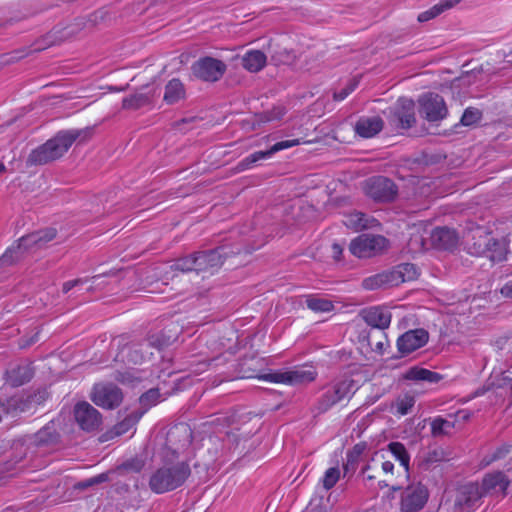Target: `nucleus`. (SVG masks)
I'll list each match as a JSON object with an SVG mask.
<instances>
[{
    "mask_svg": "<svg viewBox=\"0 0 512 512\" xmlns=\"http://www.w3.org/2000/svg\"><path fill=\"white\" fill-rule=\"evenodd\" d=\"M410 455L400 442H392L386 450L373 454L363 470L368 480H376L379 488L390 487L393 491L400 489L398 478L408 479Z\"/></svg>",
    "mask_w": 512,
    "mask_h": 512,
    "instance_id": "obj_1",
    "label": "nucleus"
},
{
    "mask_svg": "<svg viewBox=\"0 0 512 512\" xmlns=\"http://www.w3.org/2000/svg\"><path fill=\"white\" fill-rule=\"evenodd\" d=\"M507 486L508 480L502 472L490 473L483 479L482 488L475 483L462 486L458 491L456 505L463 512H470L482 497L483 492H488L492 489L504 491Z\"/></svg>",
    "mask_w": 512,
    "mask_h": 512,
    "instance_id": "obj_2",
    "label": "nucleus"
},
{
    "mask_svg": "<svg viewBox=\"0 0 512 512\" xmlns=\"http://www.w3.org/2000/svg\"><path fill=\"white\" fill-rule=\"evenodd\" d=\"M76 138L77 135L73 131L60 132L54 138L33 150L28 161L33 164H45L53 161L67 152Z\"/></svg>",
    "mask_w": 512,
    "mask_h": 512,
    "instance_id": "obj_3",
    "label": "nucleus"
},
{
    "mask_svg": "<svg viewBox=\"0 0 512 512\" xmlns=\"http://www.w3.org/2000/svg\"><path fill=\"white\" fill-rule=\"evenodd\" d=\"M190 473L184 462L167 464L159 468L150 479V487L156 493H164L179 487Z\"/></svg>",
    "mask_w": 512,
    "mask_h": 512,
    "instance_id": "obj_4",
    "label": "nucleus"
},
{
    "mask_svg": "<svg viewBox=\"0 0 512 512\" xmlns=\"http://www.w3.org/2000/svg\"><path fill=\"white\" fill-rule=\"evenodd\" d=\"M419 275L418 268L411 263H403L391 271L371 276L364 280L366 289H378L384 286H397L406 281H413Z\"/></svg>",
    "mask_w": 512,
    "mask_h": 512,
    "instance_id": "obj_5",
    "label": "nucleus"
},
{
    "mask_svg": "<svg viewBox=\"0 0 512 512\" xmlns=\"http://www.w3.org/2000/svg\"><path fill=\"white\" fill-rule=\"evenodd\" d=\"M56 233L54 230L39 231L19 239L16 246H12L0 258V265H9L17 261L23 251L31 249L33 246L41 247L43 244L54 239Z\"/></svg>",
    "mask_w": 512,
    "mask_h": 512,
    "instance_id": "obj_6",
    "label": "nucleus"
},
{
    "mask_svg": "<svg viewBox=\"0 0 512 512\" xmlns=\"http://www.w3.org/2000/svg\"><path fill=\"white\" fill-rule=\"evenodd\" d=\"M222 264V248H218L198 252L192 256L181 259L176 263V267L181 271H202Z\"/></svg>",
    "mask_w": 512,
    "mask_h": 512,
    "instance_id": "obj_7",
    "label": "nucleus"
},
{
    "mask_svg": "<svg viewBox=\"0 0 512 512\" xmlns=\"http://www.w3.org/2000/svg\"><path fill=\"white\" fill-rule=\"evenodd\" d=\"M388 247V241L380 235L362 234L356 237L349 246L350 252L358 258H369Z\"/></svg>",
    "mask_w": 512,
    "mask_h": 512,
    "instance_id": "obj_8",
    "label": "nucleus"
},
{
    "mask_svg": "<svg viewBox=\"0 0 512 512\" xmlns=\"http://www.w3.org/2000/svg\"><path fill=\"white\" fill-rule=\"evenodd\" d=\"M429 499L427 487L420 482L409 484L400 496L401 512H419L424 508Z\"/></svg>",
    "mask_w": 512,
    "mask_h": 512,
    "instance_id": "obj_9",
    "label": "nucleus"
},
{
    "mask_svg": "<svg viewBox=\"0 0 512 512\" xmlns=\"http://www.w3.org/2000/svg\"><path fill=\"white\" fill-rule=\"evenodd\" d=\"M315 377L316 372L313 369L300 367L292 370L262 374L259 376V379L271 383L294 385L311 382Z\"/></svg>",
    "mask_w": 512,
    "mask_h": 512,
    "instance_id": "obj_10",
    "label": "nucleus"
},
{
    "mask_svg": "<svg viewBox=\"0 0 512 512\" xmlns=\"http://www.w3.org/2000/svg\"><path fill=\"white\" fill-rule=\"evenodd\" d=\"M365 193L377 201H390L396 193L394 183L385 177H373L365 182Z\"/></svg>",
    "mask_w": 512,
    "mask_h": 512,
    "instance_id": "obj_11",
    "label": "nucleus"
},
{
    "mask_svg": "<svg viewBox=\"0 0 512 512\" xmlns=\"http://www.w3.org/2000/svg\"><path fill=\"white\" fill-rule=\"evenodd\" d=\"M390 121L397 128H410L415 123V104L413 100L400 98L391 109Z\"/></svg>",
    "mask_w": 512,
    "mask_h": 512,
    "instance_id": "obj_12",
    "label": "nucleus"
},
{
    "mask_svg": "<svg viewBox=\"0 0 512 512\" xmlns=\"http://www.w3.org/2000/svg\"><path fill=\"white\" fill-rule=\"evenodd\" d=\"M420 113L428 121H439L446 117L447 108L443 98L437 94L428 93L419 100Z\"/></svg>",
    "mask_w": 512,
    "mask_h": 512,
    "instance_id": "obj_13",
    "label": "nucleus"
},
{
    "mask_svg": "<svg viewBox=\"0 0 512 512\" xmlns=\"http://www.w3.org/2000/svg\"><path fill=\"white\" fill-rule=\"evenodd\" d=\"M194 74L205 81H217L226 71V65L215 58L205 57L194 63Z\"/></svg>",
    "mask_w": 512,
    "mask_h": 512,
    "instance_id": "obj_14",
    "label": "nucleus"
},
{
    "mask_svg": "<svg viewBox=\"0 0 512 512\" xmlns=\"http://www.w3.org/2000/svg\"><path fill=\"white\" fill-rule=\"evenodd\" d=\"M122 400L121 391L111 384H97L93 389L92 401L102 408L111 409Z\"/></svg>",
    "mask_w": 512,
    "mask_h": 512,
    "instance_id": "obj_15",
    "label": "nucleus"
},
{
    "mask_svg": "<svg viewBox=\"0 0 512 512\" xmlns=\"http://www.w3.org/2000/svg\"><path fill=\"white\" fill-rule=\"evenodd\" d=\"M74 416L80 428L86 431L97 429L101 423L99 412L87 402L76 404Z\"/></svg>",
    "mask_w": 512,
    "mask_h": 512,
    "instance_id": "obj_16",
    "label": "nucleus"
},
{
    "mask_svg": "<svg viewBox=\"0 0 512 512\" xmlns=\"http://www.w3.org/2000/svg\"><path fill=\"white\" fill-rule=\"evenodd\" d=\"M428 339V332L424 329L409 330L398 338L397 347L401 354H409L423 347Z\"/></svg>",
    "mask_w": 512,
    "mask_h": 512,
    "instance_id": "obj_17",
    "label": "nucleus"
},
{
    "mask_svg": "<svg viewBox=\"0 0 512 512\" xmlns=\"http://www.w3.org/2000/svg\"><path fill=\"white\" fill-rule=\"evenodd\" d=\"M363 320L371 327L384 330L391 323V312L383 306H372L361 312Z\"/></svg>",
    "mask_w": 512,
    "mask_h": 512,
    "instance_id": "obj_18",
    "label": "nucleus"
},
{
    "mask_svg": "<svg viewBox=\"0 0 512 512\" xmlns=\"http://www.w3.org/2000/svg\"><path fill=\"white\" fill-rule=\"evenodd\" d=\"M307 143L306 141H301L300 139H292V140H283L275 143L271 148L267 151H257L253 154H250L243 160V164L246 168H250L256 162L260 160L269 159L273 154L279 152L281 150L289 149L294 146H298L300 144Z\"/></svg>",
    "mask_w": 512,
    "mask_h": 512,
    "instance_id": "obj_19",
    "label": "nucleus"
},
{
    "mask_svg": "<svg viewBox=\"0 0 512 512\" xmlns=\"http://www.w3.org/2000/svg\"><path fill=\"white\" fill-rule=\"evenodd\" d=\"M354 383L352 380H342L333 384L324 394V402L327 406L333 405L354 392Z\"/></svg>",
    "mask_w": 512,
    "mask_h": 512,
    "instance_id": "obj_20",
    "label": "nucleus"
},
{
    "mask_svg": "<svg viewBox=\"0 0 512 512\" xmlns=\"http://www.w3.org/2000/svg\"><path fill=\"white\" fill-rule=\"evenodd\" d=\"M432 245L439 249H451L457 243L454 230L446 227L435 228L431 233Z\"/></svg>",
    "mask_w": 512,
    "mask_h": 512,
    "instance_id": "obj_21",
    "label": "nucleus"
},
{
    "mask_svg": "<svg viewBox=\"0 0 512 512\" xmlns=\"http://www.w3.org/2000/svg\"><path fill=\"white\" fill-rule=\"evenodd\" d=\"M343 223L347 228L354 231L374 228L379 225V222L375 218L357 211L347 214Z\"/></svg>",
    "mask_w": 512,
    "mask_h": 512,
    "instance_id": "obj_22",
    "label": "nucleus"
},
{
    "mask_svg": "<svg viewBox=\"0 0 512 512\" xmlns=\"http://www.w3.org/2000/svg\"><path fill=\"white\" fill-rule=\"evenodd\" d=\"M383 128V121L378 116L362 117L358 120L355 130L364 138L375 136Z\"/></svg>",
    "mask_w": 512,
    "mask_h": 512,
    "instance_id": "obj_23",
    "label": "nucleus"
},
{
    "mask_svg": "<svg viewBox=\"0 0 512 512\" xmlns=\"http://www.w3.org/2000/svg\"><path fill=\"white\" fill-rule=\"evenodd\" d=\"M402 378L404 380L412 381L415 383H418V382L437 383L441 379V376L438 373L428 370L426 368L414 366V367L407 369L402 374Z\"/></svg>",
    "mask_w": 512,
    "mask_h": 512,
    "instance_id": "obj_24",
    "label": "nucleus"
},
{
    "mask_svg": "<svg viewBox=\"0 0 512 512\" xmlns=\"http://www.w3.org/2000/svg\"><path fill=\"white\" fill-rule=\"evenodd\" d=\"M33 376V370L30 364L20 365L7 371L6 381L11 386H21L28 382Z\"/></svg>",
    "mask_w": 512,
    "mask_h": 512,
    "instance_id": "obj_25",
    "label": "nucleus"
},
{
    "mask_svg": "<svg viewBox=\"0 0 512 512\" xmlns=\"http://www.w3.org/2000/svg\"><path fill=\"white\" fill-rule=\"evenodd\" d=\"M267 62L266 55L260 50H249L242 57L243 67L250 72H258Z\"/></svg>",
    "mask_w": 512,
    "mask_h": 512,
    "instance_id": "obj_26",
    "label": "nucleus"
},
{
    "mask_svg": "<svg viewBox=\"0 0 512 512\" xmlns=\"http://www.w3.org/2000/svg\"><path fill=\"white\" fill-rule=\"evenodd\" d=\"M31 403L32 400L30 398L22 400V398L16 396L9 399L7 404L0 402V421L3 418V415L15 414L18 411H27L30 408Z\"/></svg>",
    "mask_w": 512,
    "mask_h": 512,
    "instance_id": "obj_27",
    "label": "nucleus"
},
{
    "mask_svg": "<svg viewBox=\"0 0 512 512\" xmlns=\"http://www.w3.org/2000/svg\"><path fill=\"white\" fill-rule=\"evenodd\" d=\"M142 415L143 412H136L128 415L121 422L114 426L112 430L113 434L115 436H122L129 433L134 428L136 423L140 420Z\"/></svg>",
    "mask_w": 512,
    "mask_h": 512,
    "instance_id": "obj_28",
    "label": "nucleus"
},
{
    "mask_svg": "<svg viewBox=\"0 0 512 512\" xmlns=\"http://www.w3.org/2000/svg\"><path fill=\"white\" fill-rule=\"evenodd\" d=\"M184 96V88L182 83L177 79H172L168 82L165 88L164 100L173 104L179 101Z\"/></svg>",
    "mask_w": 512,
    "mask_h": 512,
    "instance_id": "obj_29",
    "label": "nucleus"
},
{
    "mask_svg": "<svg viewBox=\"0 0 512 512\" xmlns=\"http://www.w3.org/2000/svg\"><path fill=\"white\" fill-rule=\"evenodd\" d=\"M307 307L315 312H329L333 309L330 300L321 297H310L306 300Z\"/></svg>",
    "mask_w": 512,
    "mask_h": 512,
    "instance_id": "obj_30",
    "label": "nucleus"
},
{
    "mask_svg": "<svg viewBox=\"0 0 512 512\" xmlns=\"http://www.w3.org/2000/svg\"><path fill=\"white\" fill-rule=\"evenodd\" d=\"M164 398L157 389H150L140 397V404L144 408L143 414L152 406L161 402Z\"/></svg>",
    "mask_w": 512,
    "mask_h": 512,
    "instance_id": "obj_31",
    "label": "nucleus"
},
{
    "mask_svg": "<svg viewBox=\"0 0 512 512\" xmlns=\"http://www.w3.org/2000/svg\"><path fill=\"white\" fill-rule=\"evenodd\" d=\"M415 404V397L411 394L405 393L399 396L395 402V409L400 415H406L410 412Z\"/></svg>",
    "mask_w": 512,
    "mask_h": 512,
    "instance_id": "obj_32",
    "label": "nucleus"
},
{
    "mask_svg": "<svg viewBox=\"0 0 512 512\" xmlns=\"http://www.w3.org/2000/svg\"><path fill=\"white\" fill-rule=\"evenodd\" d=\"M340 469L338 467H331L326 470L322 478L323 487L326 490L333 488L340 479Z\"/></svg>",
    "mask_w": 512,
    "mask_h": 512,
    "instance_id": "obj_33",
    "label": "nucleus"
},
{
    "mask_svg": "<svg viewBox=\"0 0 512 512\" xmlns=\"http://www.w3.org/2000/svg\"><path fill=\"white\" fill-rule=\"evenodd\" d=\"M481 117V113L478 109L468 108L462 115L461 123L465 126H470L476 123Z\"/></svg>",
    "mask_w": 512,
    "mask_h": 512,
    "instance_id": "obj_34",
    "label": "nucleus"
},
{
    "mask_svg": "<svg viewBox=\"0 0 512 512\" xmlns=\"http://www.w3.org/2000/svg\"><path fill=\"white\" fill-rule=\"evenodd\" d=\"M443 12L444 11H443L442 7L439 5V3H437L433 7H431L430 9L420 13L418 15V21L419 22L429 21V20L437 17L438 15H440Z\"/></svg>",
    "mask_w": 512,
    "mask_h": 512,
    "instance_id": "obj_35",
    "label": "nucleus"
},
{
    "mask_svg": "<svg viewBox=\"0 0 512 512\" xmlns=\"http://www.w3.org/2000/svg\"><path fill=\"white\" fill-rule=\"evenodd\" d=\"M431 428L433 435H440L443 433H447L448 429L451 428V424L447 420H444L442 418H436L433 420Z\"/></svg>",
    "mask_w": 512,
    "mask_h": 512,
    "instance_id": "obj_36",
    "label": "nucleus"
},
{
    "mask_svg": "<svg viewBox=\"0 0 512 512\" xmlns=\"http://www.w3.org/2000/svg\"><path fill=\"white\" fill-rule=\"evenodd\" d=\"M146 99H144L142 97V95H133L129 98H125L123 100V106L125 108H133V109H136V108H139L141 106H143L145 103H146Z\"/></svg>",
    "mask_w": 512,
    "mask_h": 512,
    "instance_id": "obj_37",
    "label": "nucleus"
},
{
    "mask_svg": "<svg viewBox=\"0 0 512 512\" xmlns=\"http://www.w3.org/2000/svg\"><path fill=\"white\" fill-rule=\"evenodd\" d=\"M355 87H356V83L354 81L350 82L347 85V87H345L344 89H342L339 92L334 93L335 100H337V101L344 100L352 91H354Z\"/></svg>",
    "mask_w": 512,
    "mask_h": 512,
    "instance_id": "obj_38",
    "label": "nucleus"
},
{
    "mask_svg": "<svg viewBox=\"0 0 512 512\" xmlns=\"http://www.w3.org/2000/svg\"><path fill=\"white\" fill-rule=\"evenodd\" d=\"M286 114V110L282 106L274 107L273 110L269 113L267 118L268 121L281 119Z\"/></svg>",
    "mask_w": 512,
    "mask_h": 512,
    "instance_id": "obj_39",
    "label": "nucleus"
},
{
    "mask_svg": "<svg viewBox=\"0 0 512 512\" xmlns=\"http://www.w3.org/2000/svg\"><path fill=\"white\" fill-rule=\"evenodd\" d=\"M272 59L276 64H290L293 57L289 53H285L284 56L273 55Z\"/></svg>",
    "mask_w": 512,
    "mask_h": 512,
    "instance_id": "obj_40",
    "label": "nucleus"
},
{
    "mask_svg": "<svg viewBox=\"0 0 512 512\" xmlns=\"http://www.w3.org/2000/svg\"><path fill=\"white\" fill-rule=\"evenodd\" d=\"M461 0H442L439 2V5L442 7L443 11H446L455 5H457Z\"/></svg>",
    "mask_w": 512,
    "mask_h": 512,
    "instance_id": "obj_41",
    "label": "nucleus"
},
{
    "mask_svg": "<svg viewBox=\"0 0 512 512\" xmlns=\"http://www.w3.org/2000/svg\"><path fill=\"white\" fill-rule=\"evenodd\" d=\"M501 294L505 297L512 298V280L505 283V285L501 288Z\"/></svg>",
    "mask_w": 512,
    "mask_h": 512,
    "instance_id": "obj_42",
    "label": "nucleus"
},
{
    "mask_svg": "<svg viewBox=\"0 0 512 512\" xmlns=\"http://www.w3.org/2000/svg\"><path fill=\"white\" fill-rule=\"evenodd\" d=\"M107 479V475L105 474H101L99 476H96V477H93L91 479H89L87 482H86V486H91L93 484H96V483H100L102 481H105Z\"/></svg>",
    "mask_w": 512,
    "mask_h": 512,
    "instance_id": "obj_43",
    "label": "nucleus"
},
{
    "mask_svg": "<svg viewBox=\"0 0 512 512\" xmlns=\"http://www.w3.org/2000/svg\"><path fill=\"white\" fill-rule=\"evenodd\" d=\"M387 346V341H379L373 347V350L379 354H383Z\"/></svg>",
    "mask_w": 512,
    "mask_h": 512,
    "instance_id": "obj_44",
    "label": "nucleus"
},
{
    "mask_svg": "<svg viewBox=\"0 0 512 512\" xmlns=\"http://www.w3.org/2000/svg\"><path fill=\"white\" fill-rule=\"evenodd\" d=\"M334 258L338 260L342 254L343 248L339 244H333L332 246Z\"/></svg>",
    "mask_w": 512,
    "mask_h": 512,
    "instance_id": "obj_45",
    "label": "nucleus"
},
{
    "mask_svg": "<svg viewBox=\"0 0 512 512\" xmlns=\"http://www.w3.org/2000/svg\"><path fill=\"white\" fill-rule=\"evenodd\" d=\"M78 280H73V281H67L63 284V291L64 292H68L70 291L74 286H76L78 284Z\"/></svg>",
    "mask_w": 512,
    "mask_h": 512,
    "instance_id": "obj_46",
    "label": "nucleus"
},
{
    "mask_svg": "<svg viewBox=\"0 0 512 512\" xmlns=\"http://www.w3.org/2000/svg\"><path fill=\"white\" fill-rule=\"evenodd\" d=\"M143 359H144V357H143V356L130 355V359H129V361H131V362H133V363H139V362H141Z\"/></svg>",
    "mask_w": 512,
    "mask_h": 512,
    "instance_id": "obj_47",
    "label": "nucleus"
},
{
    "mask_svg": "<svg viewBox=\"0 0 512 512\" xmlns=\"http://www.w3.org/2000/svg\"><path fill=\"white\" fill-rule=\"evenodd\" d=\"M483 251L482 244H479L478 249L476 250V253H481Z\"/></svg>",
    "mask_w": 512,
    "mask_h": 512,
    "instance_id": "obj_48",
    "label": "nucleus"
},
{
    "mask_svg": "<svg viewBox=\"0 0 512 512\" xmlns=\"http://www.w3.org/2000/svg\"><path fill=\"white\" fill-rule=\"evenodd\" d=\"M5 170L4 164L0 163V173H2Z\"/></svg>",
    "mask_w": 512,
    "mask_h": 512,
    "instance_id": "obj_49",
    "label": "nucleus"
},
{
    "mask_svg": "<svg viewBox=\"0 0 512 512\" xmlns=\"http://www.w3.org/2000/svg\"><path fill=\"white\" fill-rule=\"evenodd\" d=\"M314 501H312L308 507L309 510L313 511Z\"/></svg>",
    "mask_w": 512,
    "mask_h": 512,
    "instance_id": "obj_50",
    "label": "nucleus"
},
{
    "mask_svg": "<svg viewBox=\"0 0 512 512\" xmlns=\"http://www.w3.org/2000/svg\"><path fill=\"white\" fill-rule=\"evenodd\" d=\"M421 247L425 248V244L423 243V241H421Z\"/></svg>",
    "mask_w": 512,
    "mask_h": 512,
    "instance_id": "obj_51",
    "label": "nucleus"
}]
</instances>
